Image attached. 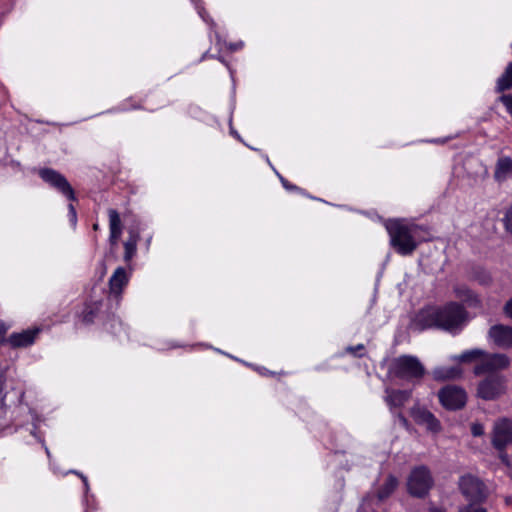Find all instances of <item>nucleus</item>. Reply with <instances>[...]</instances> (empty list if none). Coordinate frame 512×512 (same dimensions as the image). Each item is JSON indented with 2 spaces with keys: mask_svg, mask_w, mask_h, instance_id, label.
<instances>
[{
  "mask_svg": "<svg viewBox=\"0 0 512 512\" xmlns=\"http://www.w3.org/2000/svg\"><path fill=\"white\" fill-rule=\"evenodd\" d=\"M465 318L463 306L451 302L443 307L429 306L421 309L413 320V327L418 331L435 328L452 332L462 326Z\"/></svg>",
  "mask_w": 512,
  "mask_h": 512,
  "instance_id": "f257e3e1",
  "label": "nucleus"
},
{
  "mask_svg": "<svg viewBox=\"0 0 512 512\" xmlns=\"http://www.w3.org/2000/svg\"><path fill=\"white\" fill-rule=\"evenodd\" d=\"M391 373L398 379L417 385L425 376L426 369L416 356L401 355L393 360Z\"/></svg>",
  "mask_w": 512,
  "mask_h": 512,
  "instance_id": "f03ea898",
  "label": "nucleus"
},
{
  "mask_svg": "<svg viewBox=\"0 0 512 512\" xmlns=\"http://www.w3.org/2000/svg\"><path fill=\"white\" fill-rule=\"evenodd\" d=\"M390 243L394 250L401 255H410L417 247L410 229L398 221L387 225Z\"/></svg>",
  "mask_w": 512,
  "mask_h": 512,
  "instance_id": "7ed1b4c3",
  "label": "nucleus"
},
{
  "mask_svg": "<svg viewBox=\"0 0 512 512\" xmlns=\"http://www.w3.org/2000/svg\"><path fill=\"white\" fill-rule=\"evenodd\" d=\"M506 392L503 376L492 373L481 380L477 387V396L486 401L496 400Z\"/></svg>",
  "mask_w": 512,
  "mask_h": 512,
  "instance_id": "20e7f679",
  "label": "nucleus"
},
{
  "mask_svg": "<svg viewBox=\"0 0 512 512\" xmlns=\"http://www.w3.org/2000/svg\"><path fill=\"white\" fill-rule=\"evenodd\" d=\"M433 485L430 471L425 466L414 468L408 478V491L412 496L424 497Z\"/></svg>",
  "mask_w": 512,
  "mask_h": 512,
  "instance_id": "39448f33",
  "label": "nucleus"
},
{
  "mask_svg": "<svg viewBox=\"0 0 512 512\" xmlns=\"http://www.w3.org/2000/svg\"><path fill=\"white\" fill-rule=\"evenodd\" d=\"M38 174L44 182L66 196L69 200H76L74 190L64 175L51 168H42L39 170Z\"/></svg>",
  "mask_w": 512,
  "mask_h": 512,
  "instance_id": "423d86ee",
  "label": "nucleus"
},
{
  "mask_svg": "<svg viewBox=\"0 0 512 512\" xmlns=\"http://www.w3.org/2000/svg\"><path fill=\"white\" fill-rule=\"evenodd\" d=\"M438 398L443 407L448 410H459L467 401L465 390L456 385H447L438 392Z\"/></svg>",
  "mask_w": 512,
  "mask_h": 512,
  "instance_id": "0eeeda50",
  "label": "nucleus"
},
{
  "mask_svg": "<svg viewBox=\"0 0 512 512\" xmlns=\"http://www.w3.org/2000/svg\"><path fill=\"white\" fill-rule=\"evenodd\" d=\"M462 494L472 502H481L486 498V488L477 477L467 474L459 479Z\"/></svg>",
  "mask_w": 512,
  "mask_h": 512,
  "instance_id": "6e6552de",
  "label": "nucleus"
},
{
  "mask_svg": "<svg viewBox=\"0 0 512 512\" xmlns=\"http://www.w3.org/2000/svg\"><path fill=\"white\" fill-rule=\"evenodd\" d=\"M509 359L504 354H486L480 358V362L475 365L474 373L481 375L485 373L492 374L494 371L508 367Z\"/></svg>",
  "mask_w": 512,
  "mask_h": 512,
  "instance_id": "1a4fd4ad",
  "label": "nucleus"
},
{
  "mask_svg": "<svg viewBox=\"0 0 512 512\" xmlns=\"http://www.w3.org/2000/svg\"><path fill=\"white\" fill-rule=\"evenodd\" d=\"M512 443V421L503 418L495 422L492 433V445L502 451Z\"/></svg>",
  "mask_w": 512,
  "mask_h": 512,
  "instance_id": "9d476101",
  "label": "nucleus"
},
{
  "mask_svg": "<svg viewBox=\"0 0 512 512\" xmlns=\"http://www.w3.org/2000/svg\"><path fill=\"white\" fill-rule=\"evenodd\" d=\"M410 415L418 425L426 426L427 430L438 433L441 430L440 421L425 407L418 403L410 409Z\"/></svg>",
  "mask_w": 512,
  "mask_h": 512,
  "instance_id": "9b49d317",
  "label": "nucleus"
},
{
  "mask_svg": "<svg viewBox=\"0 0 512 512\" xmlns=\"http://www.w3.org/2000/svg\"><path fill=\"white\" fill-rule=\"evenodd\" d=\"M129 283V275L124 267H117L109 279L110 295L119 302L124 288Z\"/></svg>",
  "mask_w": 512,
  "mask_h": 512,
  "instance_id": "f8f14e48",
  "label": "nucleus"
},
{
  "mask_svg": "<svg viewBox=\"0 0 512 512\" xmlns=\"http://www.w3.org/2000/svg\"><path fill=\"white\" fill-rule=\"evenodd\" d=\"M412 392L410 390H400L386 388L384 401L389 406L391 412L394 409L403 407L411 398Z\"/></svg>",
  "mask_w": 512,
  "mask_h": 512,
  "instance_id": "ddd939ff",
  "label": "nucleus"
},
{
  "mask_svg": "<svg viewBox=\"0 0 512 512\" xmlns=\"http://www.w3.org/2000/svg\"><path fill=\"white\" fill-rule=\"evenodd\" d=\"M489 337L501 348L512 347V328L504 325H494L489 329Z\"/></svg>",
  "mask_w": 512,
  "mask_h": 512,
  "instance_id": "4468645a",
  "label": "nucleus"
},
{
  "mask_svg": "<svg viewBox=\"0 0 512 512\" xmlns=\"http://www.w3.org/2000/svg\"><path fill=\"white\" fill-rule=\"evenodd\" d=\"M37 332L38 330H26L21 333H13L8 342L12 347H27L34 342Z\"/></svg>",
  "mask_w": 512,
  "mask_h": 512,
  "instance_id": "2eb2a0df",
  "label": "nucleus"
},
{
  "mask_svg": "<svg viewBox=\"0 0 512 512\" xmlns=\"http://www.w3.org/2000/svg\"><path fill=\"white\" fill-rule=\"evenodd\" d=\"M432 375L436 381L452 380L461 377L462 369L459 366H440L433 369Z\"/></svg>",
  "mask_w": 512,
  "mask_h": 512,
  "instance_id": "dca6fc26",
  "label": "nucleus"
},
{
  "mask_svg": "<svg viewBox=\"0 0 512 512\" xmlns=\"http://www.w3.org/2000/svg\"><path fill=\"white\" fill-rule=\"evenodd\" d=\"M512 176V159L510 157H501L496 163L494 177L497 181L506 180Z\"/></svg>",
  "mask_w": 512,
  "mask_h": 512,
  "instance_id": "f3484780",
  "label": "nucleus"
},
{
  "mask_svg": "<svg viewBox=\"0 0 512 512\" xmlns=\"http://www.w3.org/2000/svg\"><path fill=\"white\" fill-rule=\"evenodd\" d=\"M398 486V480L393 475H389L383 485L379 488L376 497L379 502L389 498Z\"/></svg>",
  "mask_w": 512,
  "mask_h": 512,
  "instance_id": "a211bd4d",
  "label": "nucleus"
},
{
  "mask_svg": "<svg viewBox=\"0 0 512 512\" xmlns=\"http://www.w3.org/2000/svg\"><path fill=\"white\" fill-rule=\"evenodd\" d=\"M512 89V62L507 65L503 74L497 79L495 90L502 93Z\"/></svg>",
  "mask_w": 512,
  "mask_h": 512,
  "instance_id": "6ab92c4d",
  "label": "nucleus"
},
{
  "mask_svg": "<svg viewBox=\"0 0 512 512\" xmlns=\"http://www.w3.org/2000/svg\"><path fill=\"white\" fill-rule=\"evenodd\" d=\"M484 355V351L481 349H472L463 352L462 354L455 356L454 359L459 362H474L476 360H480V358Z\"/></svg>",
  "mask_w": 512,
  "mask_h": 512,
  "instance_id": "aec40b11",
  "label": "nucleus"
},
{
  "mask_svg": "<svg viewBox=\"0 0 512 512\" xmlns=\"http://www.w3.org/2000/svg\"><path fill=\"white\" fill-rule=\"evenodd\" d=\"M110 231H122V224L119 213L115 209L108 210Z\"/></svg>",
  "mask_w": 512,
  "mask_h": 512,
  "instance_id": "412c9836",
  "label": "nucleus"
},
{
  "mask_svg": "<svg viewBox=\"0 0 512 512\" xmlns=\"http://www.w3.org/2000/svg\"><path fill=\"white\" fill-rule=\"evenodd\" d=\"M124 248H125L124 258H125V260H130L136 251V244L134 242L127 241L124 244Z\"/></svg>",
  "mask_w": 512,
  "mask_h": 512,
  "instance_id": "4be33fe9",
  "label": "nucleus"
},
{
  "mask_svg": "<svg viewBox=\"0 0 512 512\" xmlns=\"http://www.w3.org/2000/svg\"><path fill=\"white\" fill-rule=\"evenodd\" d=\"M499 100L506 107L508 113L512 116V94H504L499 98Z\"/></svg>",
  "mask_w": 512,
  "mask_h": 512,
  "instance_id": "5701e85b",
  "label": "nucleus"
},
{
  "mask_svg": "<svg viewBox=\"0 0 512 512\" xmlns=\"http://www.w3.org/2000/svg\"><path fill=\"white\" fill-rule=\"evenodd\" d=\"M456 296L459 298H470L471 291L466 286H459L455 288Z\"/></svg>",
  "mask_w": 512,
  "mask_h": 512,
  "instance_id": "b1692460",
  "label": "nucleus"
},
{
  "mask_svg": "<svg viewBox=\"0 0 512 512\" xmlns=\"http://www.w3.org/2000/svg\"><path fill=\"white\" fill-rule=\"evenodd\" d=\"M458 512H487L486 509L476 506L474 504H468L459 509Z\"/></svg>",
  "mask_w": 512,
  "mask_h": 512,
  "instance_id": "393cba45",
  "label": "nucleus"
},
{
  "mask_svg": "<svg viewBox=\"0 0 512 512\" xmlns=\"http://www.w3.org/2000/svg\"><path fill=\"white\" fill-rule=\"evenodd\" d=\"M68 216H69L72 226L75 227L76 223H77V214H76V210L72 204L68 205Z\"/></svg>",
  "mask_w": 512,
  "mask_h": 512,
  "instance_id": "a878e982",
  "label": "nucleus"
},
{
  "mask_svg": "<svg viewBox=\"0 0 512 512\" xmlns=\"http://www.w3.org/2000/svg\"><path fill=\"white\" fill-rule=\"evenodd\" d=\"M505 226L508 231L512 232V207L505 215Z\"/></svg>",
  "mask_w": 512,
  "mask_h": 512,
  "instance_id": "bb28decb",
  "label": "nucleus"
},
{
  "mask_svg": "<svg viewBox=\"0 0 512 512\" xmlns=\"http://www.w3.org/2000/svg\"><path fill=\"white\" fill-rule=\"evenodd\" d=\"M93 318V311L89 307H86V309L84 310L83 321L86 323H91L93 321Z\"/></svg>",
  "mask_w": 512,
  "mask_h": 512,
  "instance_id": "cd10ccee",
  "label": "nucleus"
},
{
  "mask_svg": "<svg viewBox=\"0 0 512 512\" xmlns=\"http://www.w3.org/2000/svg\"><path fill=\"white\" fill-rule=\"evenodd\" d=\"M122 231H110V242L112 245L116 244L121 236Z\"/></svg>",
  "mask_w": 512,
  "mask_h": 512,
  "instance_id": "c85d7f7f",
  "label": "nucleus"
},
{
  "mask_svg": "<svg viewBox=\"0 0 512 512\" xmlns=\"http://www.w3.org/2000/svg\"><path fill=\"white\" fill-rule=\"evenodd\" d=\"M3 386H4V378L3 375H0V400L1 404L4 405V401L6 398V394L3 393Z\"/></svg>",
  "mask_w": 512,
  "mask_h": 512,
  "instance_id": "c756f323",
  "label": "nucleus"
},
{
  "mask_svg": "<svg viewBox=\"0 0 512 512\" xmlns=\"http://www.w3.org/2000/svg\"><path fill=\"white\" fill-rule=\"evenodd\" d=\"M372 501H373V498H372L370 495L366 496V497L363 499V503H362V505L359 507L358 511H359V512H368V511H366V510H365V505H366V504H369V503H370V502H372Z\"/></svg>",
  "mask_w": 512,
  "mask_h": 512,
  "instance_id": "7c9ffc66",
  "label": "nucleus"
},
{
  "mask_svg": "<svg viewBox=\"0 0 512 512\" xmlns=\"http://www.w3.org/2000/svg\"><path fill=\"white\" fill-rule=\"evenodd\" d=\"M362 350H364V346L362 344H359V345H357L355 347H349L348 348V351H350L351 353H353V354H355L357 356H362L361 353L360 354L357 353L358 351H362Z\"/></svg>",
  "mask_w": 512,
  "mask_h": 512,
  "instance_id": "2f4dec72",
  "label": "nucleus"
},
{
  "mask_svg": "<svg viewBox=\"0 0 512 512\" xmlns=\"http://www.w3.org/2000/svg\"><path fill=\"white\" fill-rule=\"evenodd\" d=\"M472 434L474 436H480L483 434V427L481 425H473L472 426Z\"/></svg>",
  "mask_w": 512,
  "mask_h": 512,
  "instance_id": "473e14b6",
  "label": "nucleus"
},
{
  "mask_svg": "<svg viewBox=\"0 0 512 512\" xmlns=\"http://www.w3.org/2000/svg\"><path fill=\"white\" fill-rule=\"evenodd\" d=\"M504 309L506 314L512 319V299L506 303Z\"/></svg>",
  "mask_w": 512,
  "mask_h": 512,
  "instance_id": "72a5a7b5",
  "label": "nucleus"
},
{
  "mask_svg": "<svg viewBox=\"0 0 512 512\" xmlns=\"http://www.w3.org/2000/svg\"><path fill=\"white\" fill-rule=\"evenodd\" d=\"M397 418H398L399 422H400L403 426H407L408 421H407L406 417H405L402 413H397Z\"/></svg>",
  "mask_w": 512,
  "mask_h": 512,
  "instance_id": "f704fd0d",
  "label": "nucleus"
},
{
  "mask_svg": "<svg viewBox=\"0 0 512 512\" xmlns=\"http://www.w3.org/2000/svg\"><path fill=\"white\" fill-rule=\"evenodd\" d=\"M429 512H446V511H444L441 508L432 507V508H430Z\"/></svg>",
  "mask_w": 512,
  "mask_h": 512,
  "instance_id": "c9c22d12",
  "label": "nucleus"
},
{
  "mask_svg": "<svg viewBox=\"0 0 512 512\" xmlns=\"http://www.w3.org/2000/svg\"><path fill=\"white\" fill-rule=\"evenodd\" d=\"M6 333V328L0 324V338Z\"/></svg>",
  "mask_w": 512,
  "mask_h": 512,
  "instance_id": "e433bc0d",
  "label": "nucleus"
},
{
  "mask_svg": "<svg viewBox=\"0 0 512 512\" xmlns=\"http://www.w3.org/2000/svg\"><path fill=\"white\" fill-rule=\"evenodd\" d=\"M80 477L82 478L83 482H84V485L86 488H88V482H87V478L83 475H80Z\"/></svg>",
  "mask_w": 512,
  "mask_h": 512,
  "instance_id": "4c0bfd02",
  "label": "nucleus"
},
{
  "mask_svg": "<svg viewBox=\"0 0 512 512\" xmlns=\"http://www.w3.org/2000/svg\"><path fill=\"white\" fill-rule=\"evenodd\" d=\"M281 181L286 188H289L288 183L283 178H281Z\"/></svg>",
  "mask_w": 512,
  "mask_h": 512,
  "instance_id": "58836bf2",
  "label": "nucleus"
},
{
  "mask_svg": "<svg viewBox=\"0 0 512 512\" xmlns=\"http://www.w3.org/2000/svg\"><path fill=\"white\" fill-rule=\"evenodd\" d=\"M93 229H94V230H98V229H99V225H98L97 223H95V224L93 225Z\"/></svg>",
  "mask_w": 512,
  "mask_h": 512,
  "instance_id": "ea45409f",
  "label": "nucleus"
}]
</instances>
